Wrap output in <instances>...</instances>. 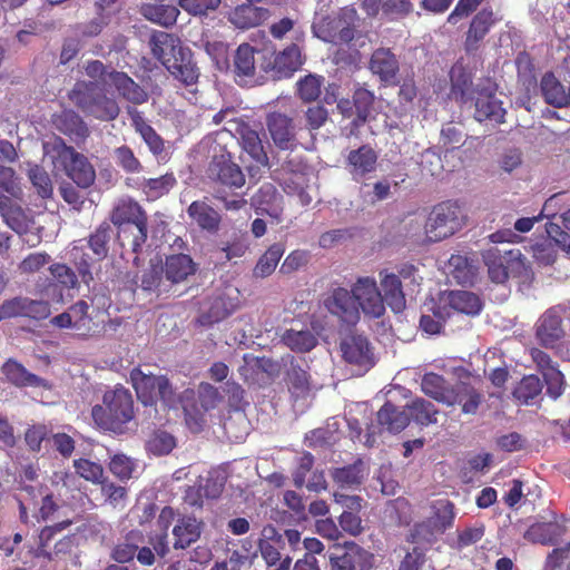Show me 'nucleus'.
Returning <instances> with one entry per match:
<instances>
[{"mask_svg":"<svg viewBox=\"0 0 570 570\" xmlns=\"http://www.w3.org/2000/svg\"><path fill=\"white\" fill-rule=\"evenodd\" d=\"M153 56L158 59L167 70L185 86L197 82L199 70L193 61V53L181 46L179 38L174 35L158 31L150 38Z\"/></svg>","mask_w":570,"mask_h":570,"instance_id":"obj_1","label":"nucleus"},{"mask_svg":"<svg viewBox=\"0 0 570 570\" xmlns=\"http://www.w3.org/2000/svg\"><path fill=\"white\" fill-rule=\"evenodd\" d=\"M91 417L104 431L115 434L126 433L128 423L135 419L134 399L129 390L117 386L105 392L102 404L91 409Z\"/></svg>","mask_w":570,"mask_h":570,"instance_id":"obj_2","label":"nucleus"},{"mask_svg":"<svg viewBox=\"0 0 570 570\" xmlns=\"http://www.w3.org/2000/svg\"><path fill=\"white\" fill-rule=\"evenodd\" d=\"M43 153L51 161L61 165L67 176L72 179L78 187L88 188L95 181L96 174L92 165L87 157L67 146L62 138L52 136L43 142Z\"/></svg>","mask_w":570,"mask_h":570,"instance_id":"obj_3","label":"nucleus"},{"mask_svg":"<svg viewBox=\"0 0 570 570\" xmlns=\"http://www.w3.org/2000/svg\"><path fill=\"white\" fill-rule=\"evenodd\" d=\"M451 95L461 105L474 100V118L478 121L490 120L497 124L504 121L505 109L502 107V101L497 98L494 92L485 89L474 90L469 78H464L462 81H453Z\"/></svg>","mask_w":570,"mask_h":570,"instance_id":"obj_4","label":"nucleus"},{"mask_svg":"<svg viewBox=\"0 0 570 570\" xmlns=\"http://www.w3.org/2000/svg\"><path fill=\"white\" fill-rule=\"evenodd\" d=\"M357 11L352 6L323 17L317 23L318 37L334 43H350L356 33Z\"/></svg>","mask_w":570,"mask_h":570,"instance_id":"obj_5","label":"nucleus"},{"mask_svg":"<svg viewBox=\"0 0 570 570\" xmlns=\"http://www.w3.org/2000/svg\"><path fill=\"white\" fill-rule=\"evenodd\" d=\"M482 261L488 268L490 279L497 284H503L510 275L520 274L524 268L525 258L518 248L500 249L491 247L481 254Z\"/></svg>","mask_w":570,"mask_h":570,"instance_id":"obj_6","label":"nucleus"},{"mask_svg":"<svg viewBox=\"0 0 570 570\" xmlns=\"http://www.w3.org/2000/svg\"><path fill=\"white\" fill-rule=\"evenodd\" d=\"M130 381L137 397L145 405H153L157 400L166 404L175 402V391L165 375L146 374L139 367H135L130 371Z\"/></svg>","mask_w":570,"mask_h":570,"instance_id":"obj_7","label":"nucleus"},{"mask_svg":"<svg viewBox=\"0 0 570 570\" xmlns=\"http://www.w3.org/2000/svg\"><path fill=\"white\" fill-rule=\"evenodd\" d=\"M328 570H371L374 554L356 542L334 544L327 552Z\"/></svg>","mask_w":570,"mask_h":570,"instance_id":"obj_8","label":"nucleus"},{"mask_svg":"<svg viewBox=\"0 0 570 570\" xmlns=\"http://www.w3.org/2000/svg\"><path fill=\"white\" fill-rule=\"evenodd\" d=\"M460 207L452 202H443L432 209L425 224L430 240L439 242L453 235L460 228Z\"/></svg>","mask_w":570,"mask_h":570,"instance_id":"obj_9","label":"nucleus"},{"mask_svg":"<svg viewBox=\"0 0 570 570\" xmlns=\"http://www.w3.org/2000/svg\"><path fill=\"white\" fill-rule=\"evenodd\" d=\"M502 16L492 7H483L470 20L463 47L466 53L476 52L491 30L501 23Z\"/></svg>","mask_w":570,"mask_h":570,"instance_id":"obj_10","label":"nucleus"},{"mask_svg":"<svg viewBox=\"0 0 570 570\" xmlns=\"http://www.w3.org/2000/svg\"><path fill=\"white\" fill-rule=\"evenodd\" d=\"M561 306L548 308L535 324V338L546 348H556L566 337Z\"/></svg>","mask_w":570,"mask_h":570,"instance_id":"obj_11","label":"nucleus"},{"mask_svg":"<svg viewBox=\"0 0 570 570\" xmlns=\"http://www.w3.org/2000/svg\"><path fill=\"white\" fill-rule=\"evenodd\" d=\"M207 177L213 183L229 189L242 188L245 185V175L232 160L229 154L213 157L207 168Z\"/></svg>","mask_w":570,"mask_h":570,"instance_id":"obj_12","label":"nucleus"},{"mask_svg":"<svg viewBox=\"0 0 570 570\" xmlns=\"http://www.w3.org/2000/svg\"><path fill=\"white\" fill-rule=\"evenodd\" d=\"M324 307L332 315L346 324H356L360 320V311L355 301L353 288H333L323 301Z\"/></svg>","mask_w":570,"mask_h":570,"instance_id":"obj_13","label":"nucleus"},{"mask_svg":"<svg viewBox=\"0 0 570 570\" xmlns=\"http://www.w3.org/2000/svg\"><path fill=\"white\" fill-rule=\"evenodd\" d=\"M353 293L357 307H361L365 315L379 318L384 314V299L374 278L360 277L353 286Z\"/></svg>","mask_w":570,"mask_h":570,"instance_id":"obj_14","label":"nucleus"},{"mask_svg":"<svg viewBox=\"0 0 570 570\" xmlns=\"http://www.w3.org/2000/svg\"><path fill=\"white\" fill-rule=\"evenodd\" d=\"M266 127L274 145L281 150H294L297 137L294 119L289 116L273 111L266 116Z\"/></svg>","mask_w":570,"mask_h":570,"instance_id":"obj_15","label":"nucleus"},{"mask_svg":"<svg viewBox=\"0 0 570 570\" xmlns=\"http://www.w3.org/2000/svg\"><path fill=\"white\" fill-rule=\"evenodd\" d=\"M379 155L370 145L350 150L346 156V169L355 181H361L377 168Z\"/></svg>","mask_w":570,"mask_h":570,"instance_id":"obj_16","label":"nucleus"},{"mask_svg":"<svg viewBox=\"0 0 570 570\" xmlns=\"http://www.w3.org/2000/svg\"><path fill=\"white\" fill-rule=\"evenodd\" d=\"M340 347L345 362L365 370L374 365L373 352L365 336L348 335L342 340Z\"/></svg>","mask_w":570,"mask_h":570,"instance_id":"obj_17","label":"nucleus"},{"mask_svg":"<svg viewBox=\"0 0 570 570\" xmlns=\"http://www.w3.org/2000/svg\"><path fill=\"white\" fill-rule=\"evenodd\" d=\"M145 209L132 198L120 199L110 213V222L124 234L128 232L126 225L135 224L139 226V232L144 230V218H147Z\"/></svg>","mask_w":570,"mask_h":570,"instance_id":"obj_18","label":"nucleus"},{"mask_svg":"<svg viewBox=\"0 0 570 570\" xmlns=\"http://www.w3.org/2000/svg\"><path fill=\"white\" fill-rule=\"evenodd\" d=\"M370 71L386 85H396L400 62L390 48L375 49L368 61Z\"/></svg>","mask_w":570,"mask_h":570,"instance_id":"obj_19","label":"nucleus"},{"mask_svg":"<svg viewBox=\"0 0 570 570\" xmlns=\"http://www.w3.org/2000/svg\"><path fill=\"white\" fill-rule=\"evenodd\" d=\"M108 76V87L114 88L124 100L135 106L148 101V92L126 72L112 69Z\"/></svg>","mask_w":570,"mask_h":570,"instance_id":"obj_20","label":"nucleus"},{"mask_svg":"<svg viewBox=\"0 0 570 570\" xmlns=\"http://www.w3.org/2000/svg\"><path fill=\"white\" fill-rule=\"evenodd\" d=\"M205 529V522L194 515H183L178 518L173 528L175 550H186L196 543Z\"/></svg>","mask_w":570,"mask_h":570,"instance_id":"obj_21","label":"nucleus"},{"mask_svg":"<svg viewBox=\"0 0 570 570\" xmlns=\"http://www.w3.org/2000/svg\"><path fill=\"white\" fill-rule=\"evenodd\" d=\"M482 400V394L471 383L459 381L451 386L444 404L460 405L464 414H475Z\"/></svg>","mask_w":570,"mask_h":570,"instance_id":"obj_22","label":"nucleus"},{"mask_svg":"<svg viewBox=\"0 0 570 570\" xmlns=\"http://www.w3.org/2000/svg\"><path fill=\"white\" fill-rule=\"evenodd\" d=\"M269 16L268 9L254 6L253 2H246L232 9L228 12L227 20L237 29L248 30L263 24Z\"/></svg>","mask_w":570,"mask_h":570,"instance_id":"obj_23","label":"nucleus"},{"mask_svg":"<svg viewBox=\"0 0 570 570\" xmlns=\"http://www.w3.org/2000/svg\"><path fill=\"white\" fill-rule=\"evenodd\" d=\"M0 371L6 381L16 387H48L46 379L29 372L24 365L16 358H8L1 365Z\"/></svg>","mask_w":570,"mask_h":570,"instance_id":"obj_24","label":"nucleus"},{"mask_svg":"<svg viewBox=\"0 0 570 570\" xmlns=\"http://www.w3.org/2000/svg\"><path fill=\"white\" fill-rule=\"evenodd\" d=\"M286 381L288 389L296 397L305 396L311 391L308 365L304 358L288 356Z\"/></svg>","mask_w":570,"mask_h":570,"instance_id":"obj_25","label":"nucleus"},{"mask_svg":"<svg viewBox=\"0 0 570 570\" xmlns=\"http://www.w3.org/2000/svg\"><path fill=\"white\" fill-rule=\"evenodd\" d=\"M237 132L240 136V144L246 154L262 167L269 166V158L264 148L259 132L245 122H237Z\"/></svg>","mask_w":570,"mask_h":570,"instance_id":"obj_26","label":"nucleus"},{"mask_svg":"<svg viewBox=\"0 0 570 570\" xmlns=\"http://www.w3.org/2000/svg\"><path fill=\"white\" fill-rule=\"evenodd\" d=\"M285 542L283 534H281L275 527L268 524L262 530V538L258 540V549L263 560L268 567L281 563L282 550L284 549Z\"/></svg>","mask_w":570,"mask_h":570,"instance_id":"obj_27","label":"nucleus"},{"mask_svg":"<svg viewBox=\"0 0 570 570\" xmlns=\"http://www.w3.org/2000/svg\"><path fill=\"white\" fill-rule=\"evenodd\" d=\"M165 279L170 284L185 282L197 271V264L187 254H173L166 257L163 264Z\"/></svg>","mask_w":570,"mask_h":570,"instance_id":"obj_28","label":"nucleus"},{"mask_svg":"<svg viewBox=\"0 0 570 570\" xmlns=\"http://www.w3.org/2000/svg\"><path fill=\"white\" fill-rule=\"evenodd\" d=\"M127 114L130 117L131 125L136 132L140 135L148 146L150 153L159 157L165 151V141L160 135L145 120L142 114L135 107H128Z\"/></svg>","mask_w":570,"mask_h":570,"instance_id":"obj_29","label":"nucleus"},{"mask_svg":"<svg viewBox=\"0 0 570 570\" xmlns=\"http://www.w3.org/2000/svg\"><path fill=\"white\" fill-rule=\"evenodd\" d=\"M539 88L547 105L554 108L569 106V90H566V87L552 71H547L542 75Z\"/></svg>","mask_w":570,"mask_h":570,"instance_id":"obj_30","label":"nucleus"},{"mask_svg":"<svg viewBox=\"0 0 570 570\" xmlns=\"http://www.w3.org/2000/svg\"><path fill=\"white\" fill-rule=\"evenodd\" d=\"M302 65V51L296 43H292L275 55L271 71L276 78H287L297 71Z\"/></svg>","mask_w":570,"mask_h":570,"instance_id":"obj_31","label":"nucleus"},{"mask_svg":"<svg viewBox=\"0 0 570 570\" xmlns=\"http://www.w3.org/2000/svg\"><path fill=\"white\" fill-rule=\"evenodd\" d=\"M380 275L384 304L386 303L394 313L403 312L406 301L400 277L393 273L381 272Z\"/></svg>","mask_w":570,"mask_h":570,"instance_id":"obj_32","label":"nucleus"},{"mask_svg":"<svg viewBox=\"0 0 570 570\" xmlns=\"http://www.w3.org/2000/svg\"><path fill=\"white\" fill-rule=\"evenodd\" d=\"M376 420L390 433H399L409 425L407 410H402L390 401L377 411Z\"/></svg>","mask_w":570,"mask_h":570,"instance_id":"obj_33","label":"nucleus"},{"mask_svg":"<svg viewBox=\"0 0 570 570\" xmlns=\"http://www.w3.org/2000/svg\"><path fill=\"white\" fill-rule=\"evenodd\" d=\"M375 101L374 92L364 88L357 87L353 94V106L355 108L356 117L351 121L350 135H356L360 127H362L368 119Z\"/></svg>","mask_w":570,"mask_h":570,"instance_id":"obj_34","label":"nucleus"},{"mask_svg":"<svg viewBox=\"0 0 570 570\" xmlns=\"http://www.w3.org/2000/svg\"><path fill=\"white\" fill-rule=\"evenodd\" d=\"M563 534V529L556 522H537L524 532L523 538L531 543L554 546Z\"/></svg>","mask_w":570,"mask_h":570,"instance_id":"obj_35","label":"nucleus"},{"mask_svg":"<svg viewBox=\"0 0 570 570\" xmlns=\"http://www.w3.org/2000/svg\"><path fill=\"white\" fill-rule=\"evenodd\" d=\"M55 127L72 139H83L88 136V127L82 118L73 110H62L53 118Z\"/></svg>","mask_w":570,"mask_h":570,"instance_id":"obj_36","label":"nucleus"},{"mask_svg":"<svg viewBox=\"0 0 570 570\" xmlns=\"http://www.w3.org/2000/svg\"><path fill=\"white\" fill-rule=\"evenodd\" d=\"M188 216L202 229L216 232L220 224V215L206 202L195 200L187 208Z\"/></svg>","mask_w":570,"mask_h":570,"instance_id":"obj_37","label":"nucleus"},{"mask_svg":"<svg viewBox=\"0 0 570 570\" xmlns=\"http://www.w3.org/2000/svg\"><path fill=\"white\" fill-rule=\"evenodd\" d=\"M285 253V246L282 243L272 244L258 258L256 265L253 268V277L266 278L271 276L281 258Z\"/></svg>","mask_w":570,"mask_h":570,"instance_id":"obj_38","label":"nucleus"},{"mask_svg":"<svg viewBox=\"0 0 570 570\" xmlns=\"http://www.w3.org/2000/svg\"><path fill=\"white\" fill-rule=\"evenodd\" d=\"M405 409L407 410L409 421L413 420L421 426H429L438 422L439 410L425 399L416 397L406 404Z\"/></svg>","mask_w":570,"mask_h":570,"instance_id":"obj_39","label":"nucleus"},{"mask_svg":"<svg viewBox=\"0 0 570 570\" xmlns=\"http://www.w3.org/2000/svg\"><path fill=\"white\" fill-rule=\"evenodd\" d=\"M282 199L283 196L277 188L273 184L266 183L253 196V204L257 210L277 216Z\"/></svg>","mask_w":570,"mask_h":570,"instance_id":"obj_40","label":"nucleus"},{"mask_svg":"<svg viewBox=\"0 0 570 570\" xmlns=\"http://www.w3.org/2000/svg\"><path fill=\"white\" fill-rule=\"evenodd\" d=\"M236 309V304L225 295L210 299L209 307L199 316L202 325H213L227 318Z\"/></svg>","mask_w":570,"mask_h":570,"instance_id":"obj_41","label":"nucleus"},{"mask_svg":"<svg viewBox=\"0 0 570 570\" xmlns=\"http://www.w3.org/2000/svg\"><path fill=\"white\" fill-rule=\"evenodd\" d=\"M22 490L32 499L36 498L37 492L39 493V495L41 498L40 507L33 515L35 519L37 520V522H39V523L47 522V521L51 520L56 515V513L59 511L60 507H59L57 500L55 499L53 493L48 492L47 489H45V491H43L42 487H40L39 489H36L32 485H26V487H23Z\"/></svg>","mask_w":570,"mask_h":570,"instance_id":"obj_42","label":"nucleus"},{"mask_svg":"<svg viewBox=\"0 0 570 570\" xmlns=\"http://www.w3.org/2000/svg\"><path fill=\"white\" fill-rule=\"evenodd\" d=\"M141 13L147 20L168 28L176 23L179 9L175 6L146 3L141 7Z\"/></svg>","mask_w":570,"mask_h":570,"instance_id":"obj_43","label":"nucleus"},{"mask_svg":"<svg viewBox=\"0 0 570 570\" xmlns=\"http://www.w3.org/2000/svg\"><path fill=\"white\" fill-rule=\"evenodd\" d=\"M364 464L361 459H357L354 463L335 468L331 475L333 481L341 488H354L358 487L364 479Z\"/></svg>","mask_w":570,"mask_h":570,"instance_id":"obj_44","label":"nucleus"},{"mask_svg":"<svg viewBox=\"0 0 570 570\" xmlns=\"http://www.w3.org/2000/svg\"><path fill=\"white\" fill-rule=\"evenodd\" d=\"M114 232L108 222H102L88 238V246L96 256V261L100 262L107 257L109 252V242Z\"/></svg>","mask_w":570,"mask_h":570,"instance_id":"obj_45","label":"nucleus"},{"mask_svg":"<svg viewBox=\"0 0 570 570\" xmlns=\"http://www.w3.org/2000/svg\"><path fill=\"white\" fill-rule=\"evenodd\" d=\"M256 49L249 43H242L234 55V71L238 77H253L255 75Z\"/></svg>","mask_w":570,"mask_h":570,"instance_id":"obj_46","label":"nucleus"},{"mask_svg":"<svg viewBox=\"0 0 570 570\" xmlns=\"http://www.w3.org/2000/svg\"><path fill=\"white\" fill-rule=\"evenodd\" d=\"M451 386L442 375L433 372L425 373L421 381L423 393L441 403H445Z\"/></svg>","mask_w":570,"mask_h":570,"instance_id":"obj_47","label":"nucleus"},{"mask_svg":"<svg viewBox=\"0 0 570 570\" xmlns=\"http://www.w3.org/2000/svg\"><path fill=\"white\" fill-rule=\"evenodd\" d=\"M3 222L19 236L26 234L29 229L30 219L21 206L13 200L0 212Z\"/></svg>","mask_w":570,"mask_h":570,"instance_id":"obj_48","label":"nucleus"},{"mask_svg":"<svg viewBox=\"0 0 570 570\" xmlns=\"http://www.w3.org/2000/svg\"><path fill=\"white\" fill-rule=\"evenodd\" d=\"M119 112L120 108L115 98L98 92L88 114L99 120L111 121L119 116Z\"/></svg>","mask_w":570,"mask_h":570,"instance_id":"obj_49","label":"nucleus"},{"mask_svg":"<svg viewBox=\"0 0 570 570\" xmlns=\"http://www.w3.org/2000/svg\"><path fill=\"white\" fill-rule=\"evenodd\" d=\"M126 227H128V232L126 234L118 229V240L122 247L128 246L132 253L138 254L141 252L142 246L148 238V217L144 218V230H140V234H138L139 226L135 224L126 225Z\"/></svg>","mask_w":570,"mask_h":570,"instance_id":"obj_50","label":"nucleus"},{"mask_svg":"<svg viewBox=\"0 0 570 570\" xmlns=\"http://www.w3.org/2000/svg\"><path fill=\"white\" fill-rule=\"evenodd\" d=\"M282 340L285 343V345L288 346L292 351L301 353L312 351L317 344V338L308 330H287L284 333Z\"/></svg>","mask_w":570,"mask_h":570,"instance_id":"obj_51","label":"nucleus"},{"mask_svg":"<svg viewBox=\"0 0 570 570\" xmlns=\"http://www.w3.org/2000/svg\"><path fill=\"white\" fill-rule=\"evenodd\" d=\"M177 184L173 173H167L157 178L145 179L141 189L149 199H158L168 194Z\"/></svg>","mask_w":570,"mask_h":570,"instance_id":"obj_52","label":"nucleus"},{"mask_svg":"<svg viewBox=\"0 0 570 570\" xmlns=\"http://www.w3.org/2000/svg\"><path fill=\"white\" fill-rule=\"evenodd\" d=\"M450 305L464 314L476 315L482 308V302L480 297L468 291H456L450 294Z\"/></svg>","mask_w":570,"mask_h":570,"instance_id":"obj_53","label":"nucleus"},{"mask_svg":"<svg viewBox=\"0 0 570 570\" xmlns=\"http://www.w3.org/2000/svg\"><path fill=\"white\" fill-rule=\"evenodd\" d=\"M97 94L95 82L80 81L75 85L69 98L78 108L88 114Z\"/></svg>","mask_w":570,"mask_h":570,"instance_id":"obj_54","label":"nucleus"},{"mask_svg":"<svg viewBox=\"0 0 570 570\" xmlns=\"http://www.w3.org/2000/svg\"><path fill=\"white\" fill-rule=\"evenodd\" d=\"M108 468L120 482H127L134 476L137 463L126 454L117 453L110 458Z\"/></svg>","mask_w":570,"mask_h":570,"instance_id":"obj_55","label":"nucleus"},{"mask_svg":"<svg viewBox=\"0 0 570 570\" xmlns=\"http://www.w3.org/2000/svg\"><path fill=\"white\" fill-rule=\"evenodd\" d=\"M72 465L77 475L92 484H99L106 478L102 465L91 460L76 459Z\"/></svg>","mask_w":570,"mask_h":570,"instance_id":"obj_56","label":"nucleus"},{"mask_svg":"<svg viewBox=\"0 0 570 570\" xmlns=\"http://www.w3.org/2000/svg\"><path fill=\"white\" fill-rule=\"evenodd\" d=\"M542 391V384L537 375L524 376L514 389L513 395L520 402L528 404L534 400Z\"/></svg>","mask_w":570,"mask_h":570,"instance_id":"obj_57","label":"nucleus"},{"mask_svg":"<svg viewBox=\"0 0 570 570\" xmlns=\"http://www.w3.org/2000/svg\"><path fill=\"white\" fill-rule=\"evenodd\" d=\"M100 491L106 502L114 508H124L128 497V489L124 485L116 484L108 478H105L100 483Z\"/></svg>","mask_w":570,"mask_h":570,"instance_id":"obj_58","label":"nucleus"},{"mask_svg":"<svg viewBox=\"0 0 570 570\" xmlns=\"http://www.w3.org/2000/svg\"><path fill=\"white\" fill-rule=\"evenodd\" d=\"M324 77L308 75L297 82L298 96L306 102L315 101L321 95Z\"/></svg>","mask_w":570,"mask_h":570,"instance_id":"obj_59","label":"nucleus"},{"mask_svg":"<svg viewBox=\"0 0 570 570\" xmlns=\"http://www.w3.org/2000/svg\"><path fill=\"white\" fill-rule=\"evenodd\" d=\"M116 164L128 174H138L142 170L140 160L135 156L132 149L122 145L115 149Z\"/></svg>","mask_w":570,"mask_h":570,"instance_id":"obj_60","label":"nucleus"},{"mask_svg":"<svg viewBox=\"0 0 570 570\" xmlns=\"http://www.w3.org/2000/svg\"><path fill=\"white\" fill-rule=\"evenodd\" d=\"M72 262L83 283L89 285L94 279L91 267L94 259L85 253L83 248L75 246L71 250Z\"/></svg>","mask_w":570,"mask_h":570,"instance_id":"obj_61","label":"nucleus"},{"mask_svg":"<svg viewBox=\"0 0 570 570\" xmlns=\"http://www.w3.org/2000/svg\"><path fill=\"white\" fill-rule=\"evenodd\" d=\"M71 519H65L60 522H57L52 525H46L40 530L39 541H38V550L42 556L47 550L50 549V542L55 539V537L69 528L72 524Z\"/></svg>","mask_w":570,"mask_h":570,"instance_id":"obj_62","label":"nucleus"},{"mask_svg":"<svg viewBox=\"0 0 570 570\" xmlns=\"http://www.w3.org/2000/svg\"><path fill=\"white\" fill-rule=\"evenodd\" d=\"M29 179L37 188L39 196L49 198L52 195V184L48 173L40 166L36 165L29 169Z\"/></svg>","mask_w":570,"mask_h":570,"instance_id":"obj_63","label":"nucleus"},{"mask_svg":"<svg viewBox=\"0 0 570 570\" xmlns=\"http://www.w3.org/2000/svg\"><path fill=\"white\" fill-rule=\"evenodd\" d=\"M311 255L308 250L295 249L291 252L281 265L279 273L289 275L297 272L299 268L306 266L309 262Z\"/></svg>","mask_w":570,"mask_h":570,"instance_id":"obj_64","label":"nucleus"}]
</instances>
